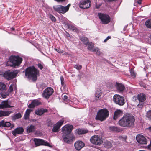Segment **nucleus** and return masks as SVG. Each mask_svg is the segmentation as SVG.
Listing matches in <instances>:
<instances>
[{"instance_id":"4d7b16f0","label":"nucleus","mask_w":151,"mask_h":151,"mask_svg":"<svg viewBox=\"0 0 151 151\" xmlns=\"http://www.w3.org/2000/svg\"><path fill=\"white\" fill-rule=\"evenodd\" d=\"M13 91V85L11 84L10 85V93Z\"/></svg>"},{"instance_id":"8fccbe9b","label":"nucleus","mask_w":151,"mask_h":151,"mask_svg":"<svg viewBox=\"0 0 151 151\" xmlns=\"http://www.w3.org/2000/svg\"><path fill=\"white\" fill-rule=\"evenodd\" d=\"M137 99L138 100V95L137 96H134L132 97V100L133 101H135Z\"/></svg>"},{"instance_id":"79ce46f5","label":"nucleus","mask_w":151,"mask_h":151,"mask_svg":"<svg viewBox=\"0 0 151 151\" xmlns=\"http://www.w3.org/2000/svg\"><path fill=\"white\" fill-rule=\"evenodd\" d=\"M48 16L52 22H54L56 21V19L55 17L52 15L49 14H48Z\"/></svg>"},{"instance_id":"13d9d810","label":"nucleus","mask_w":151,"mask_h":151,"mask_svg":"<svg viewBox=\"0 0 151 151\" xmlns=\"http://www.w3.org/2000/svg\"><path fill=\"white\" fill-rule=\"evenodd\" d=\"M119 139H122V140H125V138H123L122 137H119Z\"/></svg>"},{"instance_id":"5701e85b","label":"nucleus","mask_w":151,"mask_h":151,"mask_svg":"<svg viewBox=\"0 0 151 151\" xmlns=\"http://www.w3.org/2000/svg\"><path fill=\"white\" fill-rule=\"evenodd\" d=\"M122 112L121 110L119 109L116 110L114 113V120L116 119L118 117L122 115Z\"/></svg>"},{"instance_id":"0eeeda50","label":"nucleus","mask_w":151,"mask_h":151,"mask_svg":"<svg viewBox=\"0 0 151 151\" xmlns=\"http://www.w3.org/2000/svg\"><path fill=\"white\" fill-rule=\"evenodd\" d=\"M113 100L116 104L120 106L124 105L125 103L124 97L119 95H115L113 97Z\"/></svg>"},{"instance_id":"f8f14e48","label":"nucleus","mask_w":151,"mask_h":151,"mask_svg":"<svg viewBox=\"0 0 151 151\" xmlns=\"http://www.w3.org/2000/svg\"><path fill=\"white\" fill-rule=\"evenodd\" d=\"M91 4L89 0H83L81 1L79 6L81 8L85 9L90 7Z\"/></svg>"},{"instance_id":"412c9836","label":"nucleus","mask_w":151,"mask_h":151,"mask_svg":"<svg viewBox=\"0 0 151 151\" xmlns=\"http://www.w3.org/2000/svg\"><path fill=\"white\" fill-rule=\"evenodd\" d=\"M47 111L48 110L46 109L40 108L36 110L35 113L37 115L41 116Z\"/></svg>"},{"instance_id":"4468645a","label":"nucleus","mask_w":151,"mask_h":151,"mask_svg":"<svg viewBox=\"0 0 151 151\" xmlns=\"http://www.w3.org/2000/svg\"><path fill=\"white\" fill-rule=\"evenodd\" d=\"M64 120L62 119L57 122L54 125V127L52 129V131L53 132H57L59 131V129L61 126L63 124Z\"/></svg>"},{"instance_id":"72a5a7b5","label":"nucleus","mask_w":151,"mask_h":151,"mask_svg":"<svg viewBox=\"0 0 151 151\" xmlns=\"http://www.w3.org/2000/svg\"><path fill=\"white\" fill-rule=\"evenodd\" d=\"M3 76L8 80H9V70L6 71L3 74Z\"/></svg>"},{"instance_id":"de8ad7c7","label":"nucleus","mask_w":151,"mask_h":151,"mask_svg":"<svg viewBox=\"0 0 151 151\" xmlns=\"http://www.w3.org/2000/svg\"><path fill=\"white\" fill-rule=\"evenodd\" d=\"M74 67L78 70H80L82 66L80 65H76Z\"/></svg>"},{"instance_id":"b1692460","label":"nucleus","mask_w":151,"mask_h":151,"mask_svg":"<svg viewBox=\"0 0 151 151\" xmlns=\"http://www.w3.org/2000/svg\"><path fill=\"white\" fill-rule=\"evenodd\" d=\"M116 87L117 90L119 92H122L125 89L124 85L122 84L119 83H116Z\"/></svg>"},{"instance_id":"2eb2a0df","label":"nucleus","mask_w":151,"mask_h":151,"mask_svg":"<svg viewBox=\"0 0 151 151\" xmlns=\"http://www.w3.org/2000/svg\"><path fill=\"white\" fill-rule=\"evenodd\" d=\"M34 141L35 145L37 146L40 145L50 146V144L48 142L41 139H35Z\"/></svg>"},{"instance_id":"58836bf2","label":"nucleus","mask_w":151,"mask_h":151,"mask_svg":"<svg viewBox=\"0 0 151 151\" xmlns=\"http://www.w3.org/2000/svg\"><path fill=\"white\" fill-rule=\"evenodd\" d=\"M92 51L96 53V54L98 55H100L101 53L99 49L97 47H96L93 48V49L92 50Z\"/></svg>"},{"instance_id":"f3484780","label":"nucleus","mask_w":151,"mask_h":151,"mask_svg":"<svg viewBox=\"0 0 151 151\" xmlns=\"http://www.w3.org/2000/svg\"><path fill=\"white\" fill-rule=\"evenodd\" d=\"M85 145V144L83 142L79 140L76 141L74 144L75 147L78 150H80Z\"/></svg>"},{"instance_id":"39448f33","label":"nucleus","mask_w":151,"mask_h":151,"mask_svg":"<svg viewBox=\"0 0 151 151\" xmlns=\"http://www.w3.org/2000/svg\"><path fill=\"white\" fill-rule=\"evenodd\" d=\"M109 115V111L106 109H101L98 111L95 119L103 121L105 120Z\"/></svg>"},{"instance_id":"20e7f679","label":"nucleus","mask_w":151,"mask_h":151,"mask_svg":"<svg viewBox=\"0 0 151 151\" xmlns=\"http://www.w3.org/2000/svg\"><path fill=\"white\" fill-rule=\"evenodd\" d=\"M22 60V58L19 56L11 55L10 56V67L17 68Z\"/></svg>"},{"instance_id":"6e6552de","label":"nucleus","mask_w":151,"mask_h":151,"mask_svg":"<svg viewBox=\"0 0 151 151\" xmlns=\"http://www.w3.org/2000/svg\"><path fill=\"white\" fill-rule=\"evenodd\" d=\"M98 16L102 23L104 24H107L110 21V17L107 14L100 13H98Z\"/></svg>"},{"instance_id":"cd10ccee","label":"nucleus","mask_w":151,"mask_h":151,"mask_svg":"<svg viewBox=\"0 0 151 151\" xmlns=\"http://www.w3.org/2000/svg\"><path fill=\"white\" fill-rule=\"evenodd\" d=\"M109 129L110 130L112 131L119 132L121 131L119 128L114 126H110L109 127Z\"/></svg>"},{"instance_id":"052dcab7","label":"nucleus","mask_w":151,"mask_h":151,"mask_svg":"<svg viewBox=\"0 0 151 151\" xmlns=\"http://www.w3.org/2000/svg\"><path fill=\"white\" fill-rule=\"evenodd\" d=\"M70 4H69L65 6V7H67L68 8V11L69 10V7L70 6Z\"/></svg>"},{"instance_id":"1a4fd4ad","label":"nucleus","mask_w":151,"mask_h":151,"mask_svg":"<svg viewBox=\"0 0 151 151\" xmlns=\"http://www.w3.org/2000/svg\"><path fill=\"white\" fill-rule=\"evenodd\" d=\"M90 141L93 144L100 145L103 143L102 138L98 135H94L90 138Z\"/></svg>"},{"instance_id":"338daca9","label":"nucleus","mask_w":151,"mask_h":151,"mask_svg":"<svg viewBox=\"0 0 151 151\" xmlns=\"http://www.w3.org/2000/svg\"><path fill=\"white\" fill-rule=\"evenodd\" d=\"M11 30L12 31H14V30H15V29L14 28V27H12L11 28Z\"/></svg>"},{"instance_id":"c9c22d12","label":"nucleus","mask_w":151,"mask_h":151,"mask_svg":"<svg viewBox=\"0 0 151 151\" xmlns=\"http://www.w3.org/2000/svg\"><path fill=\"white\" fill-rule=\"evenodd\" d=\"M67 26L69 29L72 30L73 31L77 32L78 31L77 29L75 27L71 25H70L69 24H67Z\"/></svg>"},{"instance_id":"6e6d98bb","label":"nucleus","mask_w":151,"mask_h":151,"mask_svg":"<svg viewBox=\"0 0 151 151\" xmlns=\"http://www.w3.org/2000/svg\"><path fill=\"white\" fill-rule=\"evenodd\" d=\"M58 2H62L65 1L66 0H54Z\"/></svg>"},{"instance_id":"9d476101","label":"nucleus","mask_w":151,"mask_h":151,"mask_svg":"<svg viewBox=\"0 0 151 151\" xmlns=\"http://www.w3.org/2000/svg\"><path fill=\"white\" fill-rule=\"evenodd\" d=\"M53 92L54 90L52 88L50 87H48L44 90L42 95L43 97L48 99L53 94Z\"/></svg>"},{"instance_id":"0e129e2a","label":"nucleus","mask_w":151,"mask_h":151,"mask_svg":"<svg viewBox=\"0 0 151 151\" xmlns=\"http://www.w3.org/2000/svg\"><path fill=\"white\" fill-rule=\"evenodd\" d=\"M4 73H3L1 71H0V75H3V74Z\"/></svg>"},{"instance_id":"603ef678","label":"nucleus","mask_w":151,"mask_h":151,"mask_svg":"<svg viewBox=\"0 0 151 151\" xmlns=\"http://www.w3.org/2000/svg\"><path fill=\"white\" fill-rule=\"evenodd\" d=\"M63 98L64 101H67L68 97L67 96L65 95L63 96Z\"/></svg>"},{"instance_id":"864d4df0","label":"nucleus","mask_w":151,"mask_h":151,"mask_svg":"<svg viewBox=\"0 0 151 151\" xmlns=\"http://www.w3.org/2000/svg\"><path fill=\"white\" fill-rule=\"evenodd\" d=\"M4 120H2L1 122H0V127H4Z\"/></svg>"},{"instance_id":"69168bd1","label":"nucleus","mask_w":151,"mask_h":151,"mask_svg":"<svg viewBox=\"0 0 151 151\" xmlns=\"http://www.w3.org/2000/svg\"><path fill=\"white\" fill-rule=\"evenodd\" d=\"M147 129L149 130L150 131H151V127H149V128H147Z\"/></svg>"},{"instance_id":"2f4dec72","label":"nucleus","mask_w":151,"mask_h":151,"mask_svg":"<svg viewBox=\"0 0 151 151\" xmlns=\"http://www.w3.org/2000/svg\"><path fill=\"white\" fill-rule=\"evenodd\" d=\"M22 116L20 113H18L12 116V120L15 121L16 119L21 118Z\"/></svg>"},{"instance_id":"a878e982","label":"nucleus","mask_w":151,"mask_h":151,"mask_svg":"<svg viewBox=\"0 0 151 151\" xmlns=\"http://www.w3.org/2000/svg\"><path fill=\"white\" fill-rule=\"evenodd\" d=\"M103 145L104 147L107 149L110 148L112 146V145L111 142L107 140L104 142Z\"/></svg>"},{"instance_id":"3c124183","label":"nucleus","mask_w":151,"mask_h":151,"mask_svg":"<svg viewBox=\"0 0 151 151\" xmlns=\"http://www.w3.org/2000/svg\"><path fill=\"white\" fill-rule=\"evenodd\" d=\"M38 67L40 69L42 70L43 68V65L40 63L37 64Z\"/></svg>"},{"instance_id":"e433bc0d","label":"nucleus","mask_w":151,"mask_h":151,"mask_svg":"<svg viewBox=\"0 0 151 151\" xmlns=\"http://www.w3.org/2000/svg\"><path fill=\"white\" fill-rule=\"evenodd\" d=\"M145 116L149 120L151 121V110L147 112Z\"/></svg>"},{"instance_id":"bf43d9fd","label":"nucleus","mask_w":151,"mask_h":151,"mask_svg":"<svg viewBox=\"0 0 151 151\" xmlns=\"http://www.w3.org/2000/svg\"><path fill=\"white\" fill-rule=\"evenodd\" d=\"M14 127V125L13 124H12L10 123V128L11 129H12Z\"/></svg>"},{"instance_id":"c03bdc74","label":"nucleus","mask_w":151,"mask_h":151,"mask_svg":"<svg viewBox=\"0 0 151 151\" xmlns=\"http://www.w3.org/2000/svg\"><path fill=\"white\" fill-rule=\"evenodd\" d=\"M143 105L144 103L143 102H139V104L137 105V106L140 108H142L143 107Z\"/></svg>"},{"instance_id":"f03ea898","label":"nucleus","mask_w":151,"mask_h":151,"mask_svg":"<svg viewBox=\"0 0 151 151\" xmlns=\"http://www.w3.org/2000/svg\"><path fill=\"white\" fill-rule=\"evenodd\" d=\"M39 75V70L34 66L29 67L25 70V76L28 78H32L33 81H35L37 80V77Z\"/></svg>"},{"instance_id":"a18cd8bd","label":"nucleus","mask_w":151,"mask_h":151,"mask_svg":"<svg viewBox=\"0 0 151 151\" xmlns=\"http://www.w3.org/2000/svg\"><path fill=\"white\" fill-rule=\"evenodd\" d=\"M130 73L131 76H132L133 77H135L136 76V74L133 70H131Z\"/></svg>"},{"instance_id":"4c0bfd02","label":"nucleus","mask_w":151,"mask_h":151,"mask_svg":"<svg viewBox=\"0 0 151 151\" xmlns=\"http://www.w3.org/2000/svg\"><path fill=\"white\" fill-rule=\"evenodd\" d=\"M87 45H88V50L92 51V50L93 49L94 44L92 42H89Z\"/></svg>"},{"instance_id":"49530a36","label":"nucleus","mask_w":151,"mask_h":151,"mask_svg":"<svg viewBox=\"0 0 151 151\" xmlns=\"http://www.w3.org/2000/svg\"><path fill=\"white\" fill-rule=\"evenodd\" d=\"M56 50L59 53H63L64 52L63 50H60L59 49H56Z\"/></svg>"},{"instance_id":"f704fd0d","label":"nucleus","mask_w":151,"mask_h":151,"mask_svg":"<svg viewBox=\"0 0 151 151\" xmlns=\"http://www.w3.org/2000/svg\"><path fill=\"white\" fill-rule=\"evenodd\" d=\"M77 132L78 134L80 135L87 133L88 131L79 129L78 130Z\"/></svg>"},{"instance_id":"7c9ffc66","label":"nucleus","mask_w":151,"mask_h":151,"mask_svg":"<svg viewBox=\"0 0 151 151\" xmlns=\"http://www.w3.org/2000/svg\"><path fill=\"white\" fill-rule=\"evenodd\" d=\"M32 111V110L29 109L26 110L24 116L25 120H27L29 118L30 112Z\"/></svg>"},{"instance_id":"473e14b6","label":"nucleus","mask_w":151,"mask_h":151,"mask_svg":"<svg viewBox=\"0 0 151 151\" xmlns=\"http://www.w3.org/2000/svg\"><path fill=\"white\" fill-rule=\"evenodd\" d=\"M9 112L6 111H2L0 110V117L4 116H8L9 115Z\"/></svg>"},{"instance_id":"c756f323","label":"nucleus","mask_w":151,"mask_h":151,"mask_svg":"<svg viewBox=\"0 0 151 151\" xmlns=\"http://www.w3.org/2000/svg\"><path fill=\"white\" fill-rule=\"evenodd\" d=\"M35 130V126L32 125L28 126L27 127V132L28 133H29L34 131Z\"/></svg>"},{"instance_id":"393cba45","label":"nucleus","mask_w":151,"mask_h":151,"mask_svg":"<svg viewBox=\"0 0 151 151\" xmlns=\"http://www.w3.org/2000/svg\"><path fill=\"white\" fill-rule=\"evenodd\" d=\"M9 107V105L8 104L7 101H4L0 104V109Z\"/></svg>"},{"instance_id":"ddd939ff","label":"nucleus","mask_w":151,"mask_h":151,"mask_svg":"<svg viewBox=\"0 0 151 151\" xmlns=\"http://www.w3.org/2000/svg\"><path fill=\"white\" fill-rule=\"evenodd\" d=\"M73 128L72 125L66 124L62 128V134H71V132Z\"/></svg>"},{"instance_id":"e2e57ef3","label":"nucleus","mask_w":151,"mask_h":151,"mask_svg":"<svg viewBox=\"0 0 151 151\" xmlns=\"http://www.w3.org/2000/svg\"><path fill=\"white\" fill-rule=\"evenodd\" d=\"M6 66H9V60L6 63Z\"/></svg>"},{"instance_id":"dca6fc26","label":"nucleus","mask_w":151,"mask_h":151,"mask_svg":"<svg viewBox=\"0 0 151 151\" xmlns=\"http://www.w3.org/2000/svg\"><path fill=\"white\" fill-rule=\"evenodd\" d=\"M137 142L141 144H145L147 143L145 138L142 135H138L136 137Z\"/></svg>"},{"instance_id":"c85d7f7f","label":"nucleus","mask_w":151,"mask_h":151,"mask_svg":"<svg viewBox=\"0 0 151 151\" xmlns=\"http://www.w3.org/2000/svg\"><path fill=\"white\" fill-rule=\"evenodd\" d=\"M80 39L83 43L85 45H87L89 42L88 39L85 37L83 36L81 37Z\"/></svg>"},{"instance_id":"6ab92c4d","label":"nucleus","mask_w":151,"mask_h":151,"mask_svg":"<svg viewBox=\"0 0 151 151\" xmlns=\"http://www.w3.org/2000/svg\"><path fill=\"white\" fill-rule=\"evenodd\" d=\"M41 103L38 100H33L31 104L28 105L29 108H34L35 106L40 105Z\"/></svg>"},{"instance_id":"37998d69","label":"nucleus","mask_w":151,"mask_h":151,"mask_svg":"<svg viewBox=\"0 0 151 151\" xmlns=\"http://www.w3.org/2000/svg\"><path fill=\"white\" fill-rule=\"evenodd\" d=\"M0 94L1 97L3 98H5L6 97V96L9 95V93H2L1 92Z\"/></svg>"},{"instance_id":"aec40b11","label":"nucleus","mask_w":151,"mask_h":151,"mask_svg":"<svg viewBox=\"0 0 151 151\" xmlns=\"http://www.w3.org/2000/svg\"><path fill=\"white\" fill-rule=\"evenodd\" d=\"M18 70H10V79L16 77L19 72Z\"/></svg>"},{"instance_id":"9b49d317","label":"nucleus","mask_w":151,"mask_h":151,"mask_svg":"<svg viewBox=\"0 0 151 151\" xmlns=\"http://www.w3.org/2000/svg\"><path fill=\"white\" fill-rule=\"evenodd\" d=\"M54 10L60 13L64 14L68 11V8L61 5L55 6L53 7Z\"/></svg>"},{"instance_id":"bb28decb","label":"nucleus","mask_w":151,"mask_h":151,"mask_svg":"<svg viewBox=\"0 0 151 151\" xmlns=\"http://www.w3.org/2000/svg\"><path fill=\"white\" fill-rule=\"evenodd\" d=\"M102 94L101 91H97L95 93V99L96 100H99L101 98Z\"/></svg>"},{"instance_id":"ea45409f","label":"nucleus","mask_w":151,"mask_h":151,"mask_svg":"<svg viewBox=\"0 0 151 151\" xmlns=\"http://www.w3.org/2000/svg\"><path fill=\"white\" fill-rule=\"evenodd\" d=\"M145 24L147 28H151V19L146 21L145 22Z\"/></svg>"},{"instance_id":"7ed1b4c3","label":"nucleus","mask_w":151,"mask_h":151,"mask_svg":"<svg viewBox=\"0 0 151 151\" xmlns=\"http://www.w3.org/2000/svg\"><path fill=\"white\" fill-rule=\"evenodd\" d=\"M22 60V58L19 56L11 55L10 56V67L17 68Z\"/></svg>"},{"instance_id":"680f3d73","label":"nucleus","mask_w":151,"mask_h":151,"mask_svg":"<svg viewBox=\"0 0 151 151\" xmlns=\"http://www.w3.org/2000/svg\"><path fill=\"white\" fill-rule=\"evenodd\" d=\"M60 80L61 81H64V78L62 76H61L60 77Z\"/></svg>"},{"instance_id":"f257e3e1","label":"nucleus","mask_w":151,"mask_h":151,"mask_svg":"<svg viewBox=\"0 0 151 151\" xmlns=\"http://www.w3.org/2000/svg\"><path fill=\"white\" fill-rule=\"evenodd\" d=\"M135 119L134 116L129 114H126L119 121V125L122 127H130L134 125Z\"/></svg>"},{"instance_id":"a19ab883","label":"nucleus","mask_w":151,"mask_h":151,"mask_svg":"<svg viewBox=\"0 0 151 151\" xmlns=\"http://www.w3.org/2000/svg\"><path fill=\"white\" fill-rule=\"evenodd\" d=\"M6 88V85L2 83H0V90L3 91L5 90Z\"/></svg>"},{"instance_id":"774afa93","label":"nucleus","mask_w":151,"mask_h":151,"mask_svg":"<svg viewBox=\"0 0 151 151\" xmlns=\"http://www.w3.org/2000/svg\"><path fill=\"white\" fill-rule=\"evenodd\" d=\"M151 146V144H150L149 145H148V148H150V147Z\"/></svg>"},{"instance_id":"4be33fe9","label":"nucleus","mask_w":151,"mask_h":151,"mask_svg":"<svg viewBox=\"0 0 151 151\" xmlns=\"http://www.w3.org/2000/svg\"><path fill=\"white\" fill-rule=\"evenodd\" d=\"M138 100L139 102L145 101L146 99V96L143 93H140L138 95Z\"/></svg>"},{"instance_id":"a211bd4d","label":"nucleus","mask_w":151,"mask_h":151,"mask_svg":"<svg viewBox=\"0 0 151 151\" xmlns=\"http://www.w3.org/2000/svg\"><path fill=\"white\" fill-rule=\"evenodd\" d=\"M24 130L22 127H18L16 128L12 132L13 135L14 136H16V134H21L23 133Z\"/></svg>"},{"instance_id":"423d86ee","label":"nucleus","mask_w":151,"mask_h":151,"mask_svg":"<svg viewBox=\"0 0 151 151\" xmlns=\"http://www.w3.org/2000/svg\"><path fill=\"white\" fill-rule=\"evenodd\" d=\"M62 137L63 141L68 144L71 143L75 139V136L72 134H62Z\"/></svg>"},{"instance_id":"09e8293b","label":"nucleus","mask_w":151,"mask_h":151,"mask_svg":"<svg viewBox=\"0 0 151 151\" xmlns=\"http://www.w3.org/2000/svg\"><path fill=\"white\" fill-rule=\"evenodd\" d=\"M4 127H9V122H4Z\"/></svg>"},{"instance_id":"5fc2aeb1","label":"nucleus","mask_w":151,"mask_h":151,"mask_svg":"<svg viewBox=\"0 0 151 151\" xmlns=\"http://www.w3.org/2000/svg\"><path fill=\"white\" fill-rule=\"evenodd\" d=\"M111 38V37L110 36H108L107 38L105 39L104 40V42H106L108 40H109V39H110Z\"/></svg>"}]
</instances>
